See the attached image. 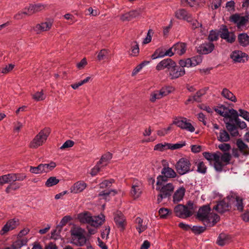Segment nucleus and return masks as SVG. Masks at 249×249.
Masks as SVG:
<instances>
[{
	"label": "nucleus",
	"instance_id": "1",
	"mask_svg": "<svg viewBox=\"0 0 249 249\" xmlns=\"http://www.w3.org/2000/svg\"><path fill=\"white\" fill-rule=\"evenodd\" d=\"M204 157L208 160L213 161V166L215 170L221 172L223 167L230 163L231 156L229 153H224L222 154L220 152H216L213 153L210 152H204Z\"/></svg>",
	"mask_w": 249,
	"mask_h": 249
},
{
	"label": "nucleus",
	"instance_id": "2",
	"mask_svg": "<svg viewBox=\"0 0 249 249\" xmlns=\"http://www.w3.org/2000/svg\"><path fill=\"white\" fill-rule=\"evenodd\" d=\"M160 184L156 182V190L159 192L158 195L157 202L160 203L163 198L170 196L174 190V186L172 183H167V181H160Z\"/></svg>",
	"mask_w": 249,
	"mask_h": 249
},
{
	"label": "nucleus",
	"instance_id": "3",
	"mask_svg": "<svg viewBox=\"0 0 249 249\" xmlns=\"http://www.w3.org/2000/svg\"><path fill=\"white\" fill-rule=\"evenodd\" d=\"M73 242L78 246H84L87 241L84 235L85 230L80 227H74L71 230Z\"/></svg>",
	"mask_w": 249,
	"mask_h": 249
},
{
	"label": "nucleus",
	"instance_id": "4",
	"mask_svg": "<svg viewBox=\"0 0 249 249\" xmlns=\"http://www.w3.org/2000/svg\"><path fill=\"white\" fill-rule=\"evenodd\" d=\"M176 169L180 175H184L192 171L191 163L189 160L186 158H181L176 164Z\"/></svg>",
	"mask_w": 249,
	"mask_h": 249
},
{
	"label": "nucleus",
	"instance_id": "5",
	"mask_svg": "<svg viewBox=\"0 0 249 249\" xmlns=\"http://www.w3.org/2000/svg\"><path fill=\"white\" fill-rule=\"evenodd\" d=\"M177 176V173L172 168L164 167L161 170V175L157 178V184H160V181H167L168 178H175Z\"/></svg>",
	"mask_w": 249,
	"mask_h": 249
},
{
	"label": "nucleus",
	"instance_id": "6",
	"mask_svg": "<svg viewBox=\"0 0 249 249\" xmlns=\"http://www.w3.org/2000/svg\"><path fill=\"white\" fill-rule=\"evenodd\" d=\"M220 37L231 44L233 43L236 39L235 34L232 32H230L225 25H222L220 28Z\"/></svg>",
	"mask_w": 249,
	"mask_h": 249
},
{
	"label": "nucleus",
	"instance_id": "7",
	"mask_svg": "<svg viewBox=\"0 0 249 249\" xmlns=\"http://www.w3.org/2000/svg\"><path fill=\"white\" fill-rule=\"evenodd\" d=\"M47 130L45 129L41 130L30 142L29 147L31 148H37L47 139Z\"/></svg>",
	"mask_w": 249,
	"mask_h": 249
},
{
	"label": "nucleus",
	"instance_id": "8",
	"mask_svg": "<svg viewBox=\"0 0 249 249\" xmlns=\"http://www.w3.org/2000/svg\"><path fill=\"white\" fill-rule=\"evenodd\" d=\"M174 212L176 215L179 218H185L190 217L193 214V212L188 210L186 206L178 204L175 207Z\"/></svg>",
	"mask_w": 249,
	"mask_h": 249
},
{
	"label": "nucleus",
	"instance_id": "9",
	"mask_svg": "<svg viewBox=\"0 0 249 249\" xmlns=\"http://www.w3.org/2000/svg\"><path fill=\"white\" fill-rule=\"evenodd\" d=\"M173 124L180 128L188 131L193 132L195 131L194 127L186 118H176L173 121Z\"/></svg>",
	"mask_w": 249,
	"mask_h": 249
},
{
	"label": "nucleus",
	"instance_id": "10",
	"mask_svg": "<svg viewBox=\"0 0 249 249\" xmlns=\"http://www.w3.org/2000/svg\"><path fill=\"white\" fill-rule=\"evenodd\" d=\"M230 208H231V203L229 197H227L218 202L213 207V209L219 213H222L229 211Z\"/></svg>",
	"mask_w": 249,
	"mask_h": 249
},
{
	"label": "nucleus",
	"instance_id": "11",
	"mask_svg": "<svg viewBox=\"0 0 249 249\" xmlns=\"http://www.w3.org/2000/svg\"><path fill=\"white\" fill-rule=\"evenodd\" d=\"M230 57L234 62L237 63H245L248 58L247 54L239 50L233 51L231 53Z\"/></svg>",
	"mask_w": 249,
	"mask_h": 249
},
{
	"label": "nucleus",
	"instance_id": "12",
	"mask_svg": "<svg viewBox=\"0 0 249 249\" xmlns=\"http://www.w3.org/2000/svg\"><path fill=\"white\" fill-rule=\"evenodd\" d=\"M196 52L200 54H207L211 53L214 49V45L212 42H205L196 48Z\"/></svg>",
	"mask_w": 249,
	"mask_h": 249
},
{
	"label": "nucleus",
	"instance_id": "13",
	"mask_svg": "<svg viewBox=\"0 0 249 249\" xmlns=\"http://www.w3.org/2000/svg\"><path fill=\"white\" fill-rule=\"evenodd\" d=\"M19 225V221L18 218H13L9 220L0 231V234L1 235L4 234L9 231L16 229Z\"/></svg>",
	"mask_w": 249,
	"mask_h": 249
},
{
	"label": "nucleus",
	"instance_id": "14",
	"mask_svg": "<svg viewBox=\"0 0 249 249\" xmlns=\"http://www.w3.org/2000/svg\"><path fill=\"white\" fill-rule=\"evenodd\" d=\"M233 110H235L230 109L224 105H221L215 109V111L222 116L224 117L226 121L228 120V118L233 116L234 112L232 111Z\"/></svg>",
	"mask_w": 249,
	"mask_h": 249
},
{
	"label": "nucleus",
	"instance_id": "15",
	"mask_svg": "<svg viewBox=\"0 0 249 249\" xmlns=\"http://www.w3.org/2000/svg\"><path fill=\"white\" fill-rule=\"evenodd\" d=\"M231 20L232 22L236 24L238 28H240L246 25L248 21V16H240L238 14H234L231 16Z\"/></svg>",
	"mask_w": 249,
	"mask_h": 249
},
{
	"label": "nucleus",
	"instance_id": "16",
	"mask_svg": "<svg viewBox=\"0 0 249 249\" xmlns=\"http://www.w3.org/2000/svg\"><path fill=\"white\" fill-rule=\"evenodd\" d=\"M211 208L209 205L201 207L197 213L196 217L200 221L203 222L210 213Z\"/></svg>",
	"mask_w": 249,
	"mask_h": 249
},
{
	"label": "nucleus",
	"instance_id": "17",
	"mask_svg": "<svg viewBox=\"0 0 249 249\" xmlns=\"http://www.w3.org/2000/svg\"><path fill=\"white\" fill-rule=\"evenodd\" d=\"M170 91L167 88H163L160 90H156L151 94L150 100L152 102H155L156 100L160 99L163 96L167 95Z\"/></svg>",
	"mask_w": 249,
	"mask_h": 249
},
{
	"label": "nucleus",
	"instance_id": "18",
	"mask_svg": "<svg viewBox=\"0 0 249 249\" xmlns=\"http://www.w3.org/2000/svg\"><path fill=\"white\" fill-rule=\"evenodd\" d=\"M185 73L184 68L177 66L176 63L175 66L171 68L169 70V75L171 77L172 79H176L182 76L185 74Z\"/></svg>",
	"mask_w": 249,
	"mask_h": 249
},
{
	"label": "nucleus",
	"instance_id": "19",
	"mask_svg": "<svg viewBox=\"0 0 249 249\" xmlns=\"http://www.w3.org/2000/svg\"><path fill=\"white\" fill-rule=\"evenodd\" d=\"M219 219L220 217L218 215L213 213H211L202 222L205 226L211 227L219 221Z\"/></svg>",
	"mask_w": 249,
	"mask_h": 249
},
{
	"label": "nucleus",
	"instance_id": "20",
	"mask_svg": "<svg viewBox=\"0 0 249 249\" xmlns=\"http://www.w3.org/2000/svg\"><path fill=\"white\" fill-rule=\"evenodd\" d=\"M142 192V183L139 180L134 181L132 185L131 194L134 198H138Z\"/></svg>",
	"mask_w": 249,
	"mask_h": 249
},
{
	"label": "nucleus",
	"instance_id": "21",
	"mask_svg": "<svg viewBox=\"0 0 249 249\" xmlns=\"http://www.w3.org/2000/svg\"><path fill=\"white\" fill-rule=\"evenodd\" d=\"M174 66H175V62L171 58H167L159 63L156 66V69L158 71H160L166 68L169 71Z\"/></svg>",
	"mask_w": 249,
	"mask_h": 249
},
{
	"label": "nucleus",
	"instance_id": "22",
	"mask_svg": "<svg viewBox=\"0 0 249 249\" xmlns=\"http://www.w3.org/2000/svg\"><path fill=\"white\" fill-rule=\"evenodd\" d=\"M114 220L117 226L121 230L124 229L125 219L121 212L117 211L114 213Z\"/></svg>",
	"mask_w": 249,
	"mask_h": 249
},
{
	"label": "nucleus",
	"instance_id": "23",
	"mask_svg": "<svg viewBox=\"0 0 249 249\" xmlns=\"http://www.w3.org/2000/svg\"><path fill=\"white\" fill-rule=\"evenodd\" d=\"M228 119H229L228 121L226 122V120L225 121L227 129L232 136H237L238 132L237 130L236 125L235 122H233V118L230 117L228 118Z\"/></svg>",
	"mask_w": 249,
	"mask_h": 249
},
{
	"label": "nucleus",
	"instance_id": "24",
	"mask_svg": "<svg viewBox=\"0 0 249 249\" xmlns=\"http://www.w3.org/2000/svg\"><path fill=\"white\" fill-rule=\"evenodd\" d=\"M91 214L89 212H84L78 214V219L80 223L83 224H88L90 226L91 221H92Z\"/></svg>",
	"mask_w": 249,
	"mask_h": 249
},
{
	"label": "nucleus",
	"instance_id": "25",
	"mask_svg": "<svg viewBox=\"0 0 249 249\" xmlns=\"http://www.w3.org/2000/svg\"><path fill=\"white\" fill-rule=\"evenodd\" d=\"M175 16L178 19H184L187 21H190L192 20V15L184 9L177 11Z\"/></svg>",
	"mask_w": 249,
	"mask_h": 249
},
{
	"label": "nucleus",
	"instance_id": "26",
	"mask_svg": "<svg viewBox=\"0 0 249 249\" xmlns=\"http://www.w3.org/2000/svg\"><path fill=\"white\" fill-rule=\"evenodd\" d=\"M92 221H91L90 226L95 228H98L103 224L105 221V216L101 213L97 216H92Z\"/></svg>",
	"mask_w": 249,
	"mask_h": 249
},
{
	"label": "nucleus",
	"instance_id": "27",
	"mask_svg": "<svg viewBox=\"0 0 249 249\" xmlns=\"http://www.w3.org/2000/svg\"><path fill=\"white\" fill-rule=\"evenodd\" d=\"M140 15V12L138 10H132L129 12L126 13L122 15L120 18V19L123 21H130L138 17Z\"/></svg>",
	"mask_w": 249,
	"mask_h": 249
},
{
	"label": "nucleus",
	"instance_id": "28",
	"mask_svg": "<svg viewBox=\"0 0 249 249\" xmlns=\"http://www.w3.org/2000/svg\"><path fill=\"white\" fill-rule=\"evenodd\" d=\"M87 187V184L83 181H79L75 183L71 188V191L74 194L82 192Z\"/></svg>",
	"mask_w": 249,
	"mask_h": 249
},
{
	"label": "nucleus",
	"instance_id": "29",
	"mask_svg": "<svg viewBox=\"0 0 249 249\" xmlns=\"http://www.w3.org/2000/svg\"><path fill=\"white\" fill-rule=\"evenodd\" d=\"M181 2L184 6L196 7L203 5L205 0H181Z\"/></svg>",
	"mask_w": 249,
	"mask_h": 249
},
{
	"label": "nucleus",
	"instance_id": "30",
	"mask_svg": "<svg viewBox=\"0 0 249 249\" xmlns=\"http://www.w3.org/2000/svg\"><path fill=\"white\" fill-rule=\"evenodd\" d=\"M173 48H174V53L181 55L186 51V44L184 43H177L173 45Z\"/></svg>",
	"mask_w": 249,
	"mask_h": 249
},
{
	"label": "nucleus",
	"instance_id": "31",
	"mask_svg": "<svg viewBox=\"0 0 249 249\" xmlns=\"http://www.w3.org/2000/svg\"><path fill=\"white\" fill-rule=\"evenodd\" d=\"M217 140L221 142H228L230 139L229 133L225 129H220L219 133L215 132Z\"/></svg>",
	"mask_w": 249,
	"mask_h": 249
},
{
	"label": "nucleus",
	"instance_id": "32",
	"mask_svg": "<svg viewBox=\"0 0 249 249\" xmlns=\"http://www.w3.org/2000/svg\"><path fill=\"white\" fill-rule=\"evenodd\" d=\"M239 44L243 47L249 45V36L246 33L239 34L237 37Z\"/></svg>",
	"mask_w": 249,
	"mask_h": 249
},
{
	"label": "nucleus",
	"instance_id": "33",
	"mask_svg": "<svg viewBox=\"0 0 249 249\" xmlns=\"http://www.w3.org/2000/svg\"><path fill=\"white\" fill-rule=\"evenodd\" d=\"M185 194V189L184 188H180L178 189L173 195V201L175 203L181 201Z\"/></svg>",
	"mask_w": 249,
	"mask_h": 249
},
{
	"label": "nucleus",
	"instance_id": "34",
	"mask_svg": "<svg viewBox=\"0 0 249 249\" xmlns=\"http://www.w3.org/2000/svg\"><path fill=\"white\" fill-rule=\"evenodd\" d=\"M221 94L223 97L231 101L236 102L237 101L235 96L227 88H224Z\"/></svg>",
	"mask_w": 249,
	"mask_h": 249
},
{
	"label": "nucleus",
	"instance_id": "35",
	"mask_svg": "<svg viewBox=\"0 0 249 249\" xmlns=\"http://www.w3.org/2000/svg\"><path fill=\"white\" fill-rule=\"evenodd\" d=\"M28 239L26 237L18 238L17 237V240L13 242L12 245L17 249H19L23 246L27 245Z\"/></svg>",
	"mask_w": 249,
	"mask_h": 249
},
{
	"label": "nucleus",
	"instance_id": "36",
	"mask_svg": "<svg viewBox=\"0 0 249 249\" xmlns=\"http://www.w3.org/2000/svg\"><path fill=\"white\" fill-rule=\"evenodd\" d=\"M236 145L240 151L243 153V155H248L249 153L247 145L241 139L237 140Z\"/></svg>",
	"mask_w": 249,
	"mask_h": 249
},
{
	"label": "nucleus",
	"instance_id": "37",
	"mask_svg": "<svg viewBox=\"0 0 249 249\" xmlns=\"http://www.w3.org/2000/svg\"><path fill=\"white\" fill-rule=\"evenodd\" d=\"M230 241V237L225 233H220L217 240V244L221 246H224L227 244Z\"/></svg>",
	"mask_w": 249,
	"mask_h": 249
},
{
	"label": "nucleus",
	"instance_id": "38",
	"mask_svg": "<svg viewBox=\"0 0 249 249\" xmlns=\"http://www.w3.org/2000/svg\"><path fill=\"white\" fill-rule=\"evenodd\" d=\"M234 112V115L232 117L233 118V122H235L236 125L241 129L245 128L247 127L246 123L244 121H241L238 118V114L236 110H233Z\"/></svg>",
	"mask_w": 249,
	"mask_h": 249
},
{
	"label": "nucleus",
	"instance_id": "39",
	"mask_svg": "<svg viewBox=\"0 0 249 249\" xmlns=\"http://www.w3.org/2000/svg\"><path fill=\"white\" fill-rule=\"evenodd\" d=\"M190 67H195L201 63L202 57L201 55H196L188 58Z\"/></svg>",
	"mask_w": 249,
	"mask_h": 249
},
{
	"label": "nucleus",
	"instance_id": "40",
	"mask_svg": "<svg viewBox=\"0 0 249 249\" xmlns=\"http://www.w3.org/2000/svg\"><path fill=\"white\" fill-rule=\"evenodd\" d=\"M219 36H220V29L218 31L211 30L210 32L208 39L210 41L209 42H212L217 41L219 38Z\"/></svg>",
	"mask_w": 249,
	"mask_h": 249
},
{
	"label": "nucleus",
	"instance_id": "41",
	"mask_svg": "<svg viewBox=\"0 0 249 249\" xmlns=\"http://www.w3.org/2000/svg\"><path fill=\"white\" fill-rule=\"evenodd\" d=\"M47 168V164H40L37 167L31 166L30 171L31 173L35 174L41 173L45 172V168Z\"/></svg>",
	"mask_w": 249,
	"mask_h": 249
},
{
	"label": "nucleus",
	"instance_id": "42",
	"mask_svg": "<svg viewBox=\"0 0 249 249\" xmlns=\"http://www.w3.org/2000/svg\"><path fill=\"white\" fill-rule=\"evenodd\" d=\"M135 222L137 224L136 228L139 233H142L146 229V226L142 225L143 220L140 217H137L135 219Z\"/></svg>",
	"mask_w": 249,
	"mask_h": 249
},
{
	"label": "nucleus",
	"instance_id": "43",
	"mask_svg": "<svg viewBox=\"0 0 249 249\" xmlns=\"http://www.w3.org/2000/svg\"><path fill=\"white\" fill-rule=\"evenodd\" d=\"M112 154L109 152H107L102 156L100 160L98 161V162L100 164H102L103 166H106L107 165L108 161L112 159Z\"/></svg>",
	"mask_w": 249,
	"mask_h": 249
},
{
	"label": "nucleus",
	"instance_id": "44",
	"mask_svg": "<svg viewBox=\"0 0 249 249\" xmlns=\"http://www.w3.org/2000/svg\"><path fill=\"white\" fill-rule=\"evenodd\" d=\"M112 193H113V195H115L117 193V191L115 190L110 189L109 190H104L101 191L99 194V196L102 197L103 198L107 199L109 195Z\"/></svg>",
	"mask_w": 249,
	"mask_h": 249
},
{
	"label": "nucleus",
	"instance_id": "45",
	"mask_svg": "<svg viewBox=\"0 0 249 249\" xmlns=\"http://www.w3.org/2000/svg\"><path fill=\"white\" fill-rule=\"evenodd\" d=\"M20 185L18 183H12L6 187L5 192L7 194H10L12 192V191H15L17 190L20 188Z\"/></svg>",
	"mask_w": 249,
	"mask_h": 249
},
{
	"label": "nucleus",
	"instance_id": "46",
	"mask_svg": "<svg viewBox=\"0 0 249 249\" xmlns=\"http://www.w3.org/2000/svg\"><path fill=\"white\" fill-rule=\"evenodd\" d=\"M166 56L165 54V52L163 51L162 49H157L154 53L151 55L152 59H155L158 58H161Z\"/></svg>",
	"mask_w": 249,
	"mask_h": 249
},
{
	"label": "nucleus",
	"instance_id": "47",
	"mask_svg": "<svg viewBox=\"0 0 249 249\" xmlns=\"http://www.w3.org/2000/svg\"><path fill=\"white\" fill-rule=\"evenodd\" d=\"M114 182V179H111L110 180H105L99 184V187L102 189L109 188L112 184Z\"/></svg>",
	"mask_w": 249,
	"mask_h": 249
},
{
	"label": "nucleus",
	"instance_id": "48",
	"mask_svg": "<svg viewBox=\"0 0 249 249\" xmlns=\"http://www.w3.org/2000/svg\"><path fill=\"white\" fill-rule=\"evenodd\" d=\"M154 149L155 150H158L160 151H163L166 149H169V143H158L154 146Z\"/></svg>",
	"mask_w": 249,
	"mask_h": 249
},
{
	"label": "nucleus",
	"instance_id": "49",
	"mask_svg": "<svg viewBox=\"0 0 249 249\" xmlns=\"http://www.w3.org/2000/svg\"><path fill=\"white\" fill-rule=\"evenodd\" d=\"M207 167L203 161H200L197 165V171L201 174H204L206 173Z\"/></svg>",
	"mask_w": 249,
	"mask_h": 249
},
{
	"label": "nucleus",
	"instance_id": "50",
	"mask_svg": "<svg viewBox=\"0 0 249 249\" xmlns=\"http://www.w3.org/2000/svg\"><path fill=\"white\" fill-rule=\"evenodd\" d=\"M109 52L108 50L106 49L101 50L97 55V58L99 61L104 60L107 58Z\"/></svg>",
	"mask_w": 249,
	"mask_h": 249
},
{
	"label": "nucleus",
	"instance_id": "51",
	"mask_svg": "<svg viewBox=\"0 0 249 249\" xmlns=\"http://www.w3.org/2000/svg\"><path fill=\"white\" fill-rule=\"evenodd\" d=\"M222 0H210V5L213 10H215L221 5Z\"/></svg>",
	"mask_w": 249,
	"mask_h": 249
},
{
	"label": "nucleus",
	"instance_id": "52",
	"mask_svg": "<svg viewBox=\"0 0 249 249\" xmlns=\"http://www.w3.org/2000/svg\"><path fill=\"white\" fill-rule=\"evenodd\" d=\"M206 226H194L191 228L192 231L196 234H199L203 232L206 230Z\"/></svg>",
	"mask_w": 249,
	"mask_h": 249
},
{
	"label": "nucleus",
	"instance_id": "53",
	"mask_svg": "<svg viewBox=\"0 0 249 249\" xmlns=\"http://www.w3.org/2000/svg\"><path fill=\"white\" fill-rule=\"evenodd\" d=\"M235 200V207L239 211H242L244 208L242 198L238 196H236Z\"/></svg>",
	"mask_w": 249,
	"mask_h": 249
},
{
	"label": "nucleus",
	"instance_id": "54",
	"mask_svg": "<svg viewBox=\"0 0 249 249\" xmlns=\"http://www.w3.org/2000/svg\"><path fill=\"white\" fill-rule=\"evenodd\" d=\"M47 28V22L42 23L41 24H37L34 28V31L37 33L39 34L41 32L46 30L45 28Z\"/></svg>",
	"mask_w": 249,
	"mask_h": 249
},
{
	"label": "nucleus",
	"instance_id": "55",
	"mask_svg": "<svg viewBox=\"0 0 249 249\" xmlns=\"http://www.w3.org/2000/svg\"><path fill=\"white\" fill-rule=\"evenodd\" d=\"M131 52L133 56H137L139 53V47L136 41L133 42L132 44Z\"/></svg>",
	"mask_w": 249,
	"mask_h": 249
},
{
	"label": "nucleus",
	"instance_id": "56",
	"mask_svg": "<svg viewBox=\"0 0 249 249\" xmlns=\"http://www.w3.org/2000/svg\"><path fill=\"white\" fill-rule=\"evenodd\" d=\"M159 213L161 218H165L171 212L168 209L162 208L159 210Z\"/></svg>",
	"mask_w": 249,
	"mask_h": 249
},
{
	"label": "nucleus",
	"instance_id": "57",
	"mask_svg": "<svg viewBox=\"0 0 249 249\" xmlns=\"http://www.w3.org/2000/svg\"><path fill=\"white\" fill-rule=\"evenodd\" d=\"M186 145L185 142H181V143H177L175 144L169 143V149L175 150L179 149Z\"/></svg>",
	"mask_w": 249,
	"mask_h": 249
},
{
	"label": "nucleus",
	"instance_id": "58",
	"mask_svg": "<svg viewBox=\"0 0 249 249\" xmlns=\"http://www.w3.org/2000/svg\"><path fill=\"white\" fill-rule=\"evenodd\" d=\"M31 5L33 9V10L34 11V14L36 12H39L45 8L44 5L40 3L31 4Z\"/></svg>",
	"mask_w": 249,
	"mask_h": 249
},
{
	"label": "nucleus",
	"instance_id": "59",
	"mask_svg": "<svg viewBox=\"0 0 249 249\" xmlns=\"http://www.w3.org/2000/svg\"><path fill=\"white\" fill-rule=\"evenodd\" d=\"M226 8L228 11L234 12L235 11V2L233 0L228 1L226 4Z\"/></svg>",
	"mask_w": 249,
	"mask_h": 249
},
{
	"label": "nucleus",
	"instance_id": "60",
	"mask_svg": "<svg viewBox=\"0 0 249 249\" xmlns=\"http://www.w3.org/2000/svg\"><path fill=\"white\" fill-rule=\"evenodd\" d=\"M59 179H57L56 177H52L48 178V187L53 186L57 184L59 182Z\"/></svg>",
	"mask_w": 249,
	"mask_h": 249
},
{
	"label": "nucleus",
	"instance_id": "61",
	"mask_svg": "<svg viewBox=\"0 0 249 249\" xmlns=\"http://www.w3.org/2000/svg\"><path fill=\"white\" fill-rule=\"evenodd\" d=\"M188 22H190L191 24V28L193 30H195L196 29L199 28V27H201L202 24L198 22L197 20L196 19H193L192 17V20L190 21H188Z\"/></svg>",
	"mask_w": 249,
	"mask_h": 249
},
{
	"label": "nucleus",
	"instance_id": "62",
	"mask_svg": "<svg viewBox=\"0 0 249 249\" xmlns=\"http://www.w3.org/2000/svg\"><path fill=\"white\" fill-rule=\"evenodd\" d=\"M246 120L249 121V112L244 109H239V115Z\"/></svg>",
	"mask_w": 249,
	"mask_h": 249
},
{
	"label": "nucleus",
	"instance_id": "63",
	"mask_svg": "<svg viewBox=\"0 0 249 249\" xmlns=\"http://www.w3.org/2000/svg\"><path fill=\"white\" fill-rule=\"evenodd\" d=\"M74 142L71 140L66 141L60 147L61 149H64L68 148L71 147L74 145Z\"/></svg>",
	"mask_w": 249,
	"mask_h": 249
},
{
	"label": "nucleus",
	"instance_id": "64",
	"mask_svg": "<svg viewBox=\"0 0 249 249\" xmlns=\"http://www.w3.org/2000/svg\"><path fill=\"white\" fill-rule=\"evenodd\" d=\"M33 98L36 100H42L45 98L42 90L40 92H37L33 95Z\"/></svg>",
	"mask_w": 249,
	"mask_h": 249
}]
</instances>
